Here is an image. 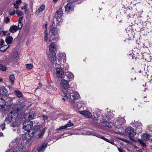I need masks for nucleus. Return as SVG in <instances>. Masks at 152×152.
<instances>
[{
	"instance_id": "f704fd0d",
	"label": "nucleus",
	"mask_w": 152,
	"mask_h": 152,
	"mask_svg": "<svg viewBox=\"0 0 152 152\" xmlns=\"http://www.w3.org/2000/svg\"><path fill=\"white\" fill-rule=\"evenodd\" d=\"M14 93L18 97H22L23 96L22 94L19 91H15Z\"/></svg>"
},
{
	"instance_id": "603ef678",
	"label": "nucleus",
	"mask_w": 152,
	"mask_h": 152,
	"mask_svg": "<svg viewBox=\"0 0 152 152\" xmlns=\"http://www.w3.org/2000/svg\"><path fill=\"white\" fill-rule=\"evenodd\" d=\"M14 7L16 9H18L19 6L18 4H16L15 2L13 3Z\"/></svg>"
},
{
	"instance_id": "6e6d98bb",
	"label": "nucleus",
	"mask_w": 152,
	"mask_h": 152,
	"mask_svg": "<svg viewBox=\"0 0 152 152\" xmlns=\"http://www.w3.org/2000/svg\"><path fill=\"white\" fill-rule=\"evenodd\" d=\"M0 126H1V127L2 130H3L4 129L5 127V124H2Z\"/></svg>"
},
{
	"instance_id": "09e8293b",
	"label": "nucleus",
	"mask_w": 152,
	"mask_h": 152,
	"mask_svg": "<svg viewBox=\"0 0 152 152\" xmlns=\"http://www.w3.org/2000/svg\"><path fill=\"white\" fill-rule=\"evenodd\" d=\"M92 119L94 121H97L98 120V118L97 117L95 116V115H93L92 117Z\"/></svg>"
},
{
	"instance_id": "c756f323",
	"label": "nucleus",
	"mask_w": 152,
	"mask_h": 152,
	"mask_svg": "<svg viewBox=\"0 0 152 152\" xmlns=\"http://www.w3.org/2000/svg\"><path fill=\"white\" fill-rule=\"evenodd\" d=\"M13 40V38L11 36H9L5 40L7 43L8 44H10L11 43Z\"/></svg>"
},
{
	"instance_id": "864d4df0",
	"label": "nucleus",
	"mask_w": 152,
	"mask_h": 152,
	"mask_svg": "<svg viewBox=\"0 0 152 152\" xmlns=\"http://www.w3.org/2000/svg\"><path fill=\"white\" fill-rule=\"evenodd\" d=\"M42 117L43 118L44 120L45 121V120H47L48 118V117L47 116L45 115H42Z\"/></svg>"
},
{
	"instance_id": "aec40b11",
	"label": "nucleus",
	"mask_w": 152,
	"mask_h": 152,
	"mask_svg": "<svg viewBox=\"0 0 152 152\" xmlns=\"http://www.w3.org/2000/svg\"><path fill=\"white\" fill-rule=\"evenodd\" d=\"M66 75L68 79L70 81L72 80L74 78V75L73 74L70 72H68L66 73Z\"/></svg>"
},
{
	"instance_id": "9b49d317",
	"label": "nucleus",
	"mask_w": 152,
	"mask_h": 152,
	"mask_svg": "<svg viewBox=\"0 0 152 152\" xmlns=\"http://www.w3.org/2000/svg\"><path fill=\"white\" fill-rule=\"evenodd\" d=\"M46 130V128H44L40 130L38 133H37V134L36 135V134H35V136L34 137V140H37L39 138H42L44 135Z\"/></svg>"
},
{
	"instance_id": "37998d69",
	"label": "nucleus",
	"mask_w": 152,
	"mask_h": 152,
	"mask_svg": "<svg viewBox=\"0 0 152 152\" xmlns=\"http://www.w3.org/2000/svg\"><path fill=\"white\" fill-rule=\"evenodd\" d=\"M11 125V126L13 127H18V124H17L16 122H14L12 123Z\"/></svg>"
},
{
	"instance_id": "1a4fd4ad",
	"label": "nucleus",
	"mask_w": 152,
	"mask_h": 152,
	"mask_svg": "<svg viewBox=\"0 0 152 152\" xmlns=\"http://www.w3.org/2000/svg\"><path fill=\"white\" fill-rule=\"evenodd\" d=\"M35 134H37V132L36 131L28 133L25 134V138L27 140L32 139V140H33V141L35 140H34V137Z\"/></svg>"
},
{
	"instance_id": "b1692460",
	"label": "nucleus",
	"mask_w": 152,
	"mask_h": 152,
	"mask_svg": "<svg viewBox=\"0 0 152 152\" xmlns=\"http://www.w3.org/2000/svg\"><path fill=\"white\" fill-rule=\"evenodd\" d=\"M73 124H67L66 125L60 126L59 128L57 129V130H60L66 128L67 127H70L73 125Z\"/></svg>"
},
{
	"instance_id": "58836bf2",
	"label": "nucleus",
	"mask_w": 152,
	"mask_h": 152,
	"mask_svg": "<svg viewBox=\"0 0 152 152\" xmlns=\"http://www.w3.org/2000/svg\"><path fill=\"white\" fill-rule=\"evenodd\" d=\"M102 138L103 140H105L106 142L110 143L112 144H114V141L113 140L111 139L110 140H109L105 137H103Z\"/></svg>"
},
{
	"instance_id": "f03ea898",
	"label": "nucleus",
	"mask_w": 152,
	"mask_h": 152,
	"mask_svg": "<svg viewBox=\"0 0 152 152\" xmlns=\"http://www.w3.org/2000/svg\"><path fill=\"white\" fill-rule=\"evenodd\" d=\"M18 139L14 140L10 144V149L15 150L17 151H20L23 148V147L20 143L18 142Z\"/></svg>"
},
{
	"instance_id": "473e14b6",
	"label": "nucleus",
	"mask_w": 152,
	"mask_h": 152,
	"mask_svg": "<svg viewBox=\"0 0 152 152\" xmlns=\"http://www.w3.org/2000/svg\"><path fill=\"white\" fill-rule=\"evenodd\" d=\"M1 92L2 94L4 95H7V91L6 89L2 87L1 90Z\"/></svg>"
},
{
	"instance_id": "dca6fc26",
	"label": "nucleus",
	"mask_w": 152,
	"mask_h": 152,
	"mask_svg": "<svg viewBox=\"0 0 152 152\" xmlns=\"http://www.w3.org/2000/svg\"><path fill=\"white\" fill-rule=\"evenodd\" d=\"M48 58L51 63H54L56 59V53H50L49 55Z\"/></svg>"
},
{
	"instance_id": "6e6552de",
	"label": "nucleus",
	"mask_w": 152,
	"mask_h": 152,
	"mask_svg": "<svg viewBox=\"0 0 152 152\" xmlns=\"http://www.w3.org/2000/svg\"><path fill=\"white\" fill-rule=\"evenodd\" d=\"M74 4L69 2L65 6V12L68 13L73 11L74 10Z\"/></svg>"
},
{
	"instance_id": "13d9d810",
	"label": "nucleus",
	"mask_w": 152,
	"mask_h": 152,
	"mask_svg": "<svg viewBox=\"0 0 152 152\" xmlns=\"http://www.w3.org/2000/svg\"><path fill=\"white\" fill-rule=\"evenodd\" d=\"M15 10H14L13 12H10V15H13L15 14Z\"/></svg>"
},
{
	"instance_id": "a211bd4d",
	"label": "nucleus",
	"mask_w": 152,
	"mask_h": 152,
	"mask_svg": "<svg viewBox=\"0 0 152 152\" xmlns=\"http://www.w3.org/2000/svg\"><path fill=\"white\" fill-rule=\"evenodd\" d=\"M56 48V45L54 43L52 42L49 47L50 51L51 53H54Z\"/></svg>"
},
{
	"instance_id": "7c9ffc66",
	"label": "nucleus",
	"mask_w": 152,
	"mask_h": 152,
	"mask_svg": "<svg viewBox=\"0 0 152 152\" xmlns=\"http://www.w3.org/2000/svg\"><path fill=\"white\" fill-rule=\"evenodd\" d=\"M8 32V31H4L3 28H0V35H1L2 36H5L6 35V33Z\"/></svg>"
},
{
	"instance_id": "a878e982",
	"label": "nucleus",
	"mask_w": 152,
	"mask_h": 152,
	"mask_svg": "<svg viewBox=\"0 0 152 152\" xmlns=\"http://www.w3.org/2000/svg\"><path fill=\"white\" fill-rule=\"evenodd\" d=\"M18 29L17 26L12 25L10 26V31L11 33H15L16 32Z\"/></svg>"
},
{
	"instance_id": "20e7f679",
	"label": "nucleus",
	"mask_w": 152,
	"mask_h": 152,
	"mask_svg": "<svg viewBox=\"0 0 152 152\" xmlns=\"http://www.w3.org/2000/svg\"><path fill=\"white\" fill-rule=\"evenodd\" d=\"M23 128L25 130L28 132L31 129L32 130L33 123L29 120L25 121L23 124Z\"/></svg>"
},
{
	"instance_id": "a18cd8bd",
	"label": "nucleus",
	"mask_w": 152,
	"mask_h": 152,
	"mask_svg": "<svg viewBox=\"0 0 152 152\" xmlns=\"http://www.w3.org/2000/svg\"><path fill=\"white\" fill-rule=\"evenodd\" d=\"M33 67L32 65L31 64H27L26 65V68L28 69H31Z\"/></svg>"
},
{
	"instance_id": "c9c22d12",
	"label": "nucleus",
	"mask_w": 152,
	"mask_h": 152,
	"mask_svg": "<svg viewBox=\"0 0 152 152\" xmlns=\"http://www.w3.org/2000/svg\"><path fill=\"white\" fill-rule=\"evenodd\" d=\"M9 45H3L0 48V50L1 51H4L8 48Z\"/></svg>"
},
{
	"instance_id": "5701e85b",
	"label": "nucleus",
	"mask_w": 152,
	"mask_h": 152,
	"mask_svg": "<svg viewBox=\"0 0 152 152\" xmlns=\"http://www.w3.org/2000/svg\"><path fill=\"white\" fill-rule=\"evenodd\" d=\"M136 124L135 125V126L136 127V130L137 131H138V132H140V131L141 130V126H142V124L139 122L137 121L136 123H135Z\"/></svg>"
},
{
	"instance_id": "680f3d73",
	"label": "nucleus",
	"mask_w": 152,
	"mask_h": 152,
	"mask_svg": "<svg viewBox=\"0 0 152 152\" xmlns=\"http://www.w3.org/2000/svg\"><path fill=\"white\" fill-rule=\"evenodd\" d=\"M128 141V140H127L125 139H124V140H123V141H124L126 142H127Z\"/></svg>"
},
{
	"instance_id": "cd10ccee",
	"label": "nucleus",
	"mask_w": 152,
	"mask_h": 152,
	"mask_svg": "<svg viewBox=\"0 0 152 152\" xmlns=\"http://www.w3.org/2000/svg\"><path fill=\"white\" fill-rule=\"evenodd\" d=\"M151 136L150 134L145 133L142 136V139L144 140H148L150 139Z\"/></svg>"
},
{
	"instance_id": "4c0bfd02",
	"label": "nucleus",
	"mask_w": 152,
	"mask_h": 152,
	"mask_svg": "<svg viewBox=\"0 0 152 152\" xmlns=\"http://www.w3.org/2000/svg\"><path fill=\"white\" fill-rule=\"evenodd\" d=\"M26 116L28 117V119H32L34 118L35 116L33 114H27Z\"/></svg>"
},
{
	"instance_id": "7ed1b4c3",
	"label": "nucleus",
	"mask_w": 152,
	"mask_h": 152,
	"mask_svg": "<svg viewBox=\"0 0 152 152\" xmlns=\"http://www.w3.org/2000/svg\"><path fill=\"white\" fill-rule=\"evenodd\" d=\"M58 39L56 38V35H48L46 31L44 32V40L45 42H48V41L52 42L56 41Z\"/></svg>"
},
{
	"instance_id": "4be33fe9",
	"label": "nucleus",
	"mask_w": 152,
	"mask_h": 152,
	"mask_svg": "<svg viewBox=\"0 0 152 152\" xmlns=\"http://www.w3.org/2000/svg\"><path fill=\"white\" fill-rule=\"evenodd\" d=\"M101 125L104 127H107L109 128H111L112 124L107 121H104L101 122Z\"/></svg>"
},
{
	"instance_id": "0e129e2a",
	"label": "nucleus",
	"mask_w": 152,
	"mask_h": 152,
	"mask_svg": "<svg viewBox=\"0 0 152 152\" xmlns=\"http://www.w3.org/2000/svg\"><path fill=\"white\" fill-rule=\"evenodd\" d=\"M54 2L58 0H53Z\"/></svg>"
},
{
	"instance_id": "bb28decb",
	"label": "nucleus",
	"mask_w": 152,
	"mask_h": 152,
	"mask_svg": "<svg viewBox=\"0 0 152 152\" xmlns=\"http://www.w3.org/2000/svg\"><path fill=\"white\" fill-rule=\"evenodd\" d=\"M13 103L12 100H10L6 102L5 105L8 107L9 109H10L12 107Z\"/></svg>"
},
{
	"instance_id": "e2e57ef3",
	"label": "nucleus",
	"mask_w": 152,
	"mask_h": 152,
	"mask_svg": "<svg viewBox=\"0 0 152 152\" xmlns=\"http://www.w3.org/2000/svg\"><path fill=\"white\" fill-rule=\"evenodd\" d=\"M11 150L8 149L6 151V152H10Z\"/></svg>"
},
{
	"instance_id": "412c9836",
	"label": "nucleus",
	"mask_w": 152,
	"mask_h": 152,
	"mask_svg": "<svg viewBox=\"0 0 152 152\" xmlns=\"http://www.w3.org/2000/svg\"><path fill=\"white\" fill-rule=\"evenodd\" d=\"M47 147V144L44 143L41 145L38 148V150L39 152H43Z\"/></svg>"
},
{
	"instance_id": "774afa93",
	"label": "nucleus",
	"mask_w": 152,
	"mask_h": 152,
	"mask_svg": "<svg viewBox=\"0 0 152 152\" xmlns=\"http://www.w3.org/2000/svg\"><path fill=\"white\" fill-rule=\"evenodd\" d=\"M2 81V80L1 79H0V82Z\"/></svg>"
},
{
	"instance_id": "9d476101",
	"label": "nucleus",
	"mask_w": 152,
	"mask_h": 152,
	"mask_svg": "<svg viewBox=\"0 0 152 152\" xmlns=\"http://www.w3.org/2000/svg\"><path fill=\"white\" fill-rule=\"evenodd\" d=\"M16 114H15V113H13V111L9 113L6 117L5 122L7 124L10 123L12 121L14 116Z\"/></svg>"
},
{
	"instance_id": "f257e3e1",
	"label": "nucleus",
	"mask_w": 152,
	"mask_h": 152,
	"mask_svg": "<svg viewBox=\"0 0 152 152\" xmlns=\"http://www.w3.org/2000/svg\"><path fill=\"white\" fill-rule=\"evenodd\" d=\"M69 90V89H64L62 91L61 95L64 97L62 98V99L64 101L67 100L72 107H75V102L80 98V95L77 91L70 92Z\"/></svg>"
},
{
	"instance_id": "052dcab7",
	"label": "nucleus",
	"mask_w": 152,
	"mask_h": 152,
	"mask_svg": "<svg viewBox=\"0 0 152 152\" xmlns=\"http://www.w3.org/2000/svg\"><path fill=\"white\" fill-rule=\"evenodd\" d=\"M23 17H20L18 20V23H21V21L22 20Z\"/></svg>"
},
{
	"instance_id": "ddd939ff",
	"label": "nucleus",
	"mask_w": 152,
	"mask_h": 152,
	"mask_svg": "<svg viewBox=\"0 0 152 152\" xmlns=\"http://www.w3.org/2000/svg\"><path fill=\"white\" fill-rule=\"evenodd\" d=\"M125 123V120L123 118L120 117L117 118L115 122V125L117 126H121Z\"/></svg>"
},
{
	"instance_id": "49530a36",
	"label": "nucleus",
	"mask_w": 152,
	"mask_h": 152,
	"mask_svg": "<svg viewBox=\"0 0 152 152\" xmlns=\"http://www.w3.org/2000/svg\"><path fill=\"white\" fill-rule=\"evenodd\" d=\"M18 55V52L16 51L13 54V57L12 58V59H13L16 58L17 56Z\"/></svg>"
},
{
	"instance_id": "de8ad7c7",
	"label": "nucleus",
	"mask_w": 152,
	"mask_h": 152,
	"mask_svg": "<svg viewBox=\"0 0 152 152\" xmlns=\"http://www.w3.org/2000/svg\"><path fill=\"white\" fill-rule=\"evenodd\" d=\"M23 26V23H18V28L19 29H20L22 28Z\"/></svg>"
},
{
	"instance_id": "72a5a7b5",
	"label": "nucleus",
	"mask_w": 152,
	"mask_h": 152,
	"mask_svg": "<svg viewBox=\"0 0 152 152\" xmlns=\"http://www.w3.org/2000/svg\"><path fill=\"white\" fill-rule=\"evenodd\" d=\"M9 78L12 84H13L14 82L15 77L13 75H11L9 76Z\"/></svg>"
},
{
	"instance_id": "c85d7f7f",
	"label": "nucleus",
	"mask_w": 152,
	"mask_h": 152,
	"mask_svg": "<svg viewBox=\"0 0 152 152\" xmlns=\"http://www.w3.org/2000/svg\"><path fill=\"white\" fill-rule=\"evenodd\" d=\"M6 102L2 98H0V109L3 108L5 105Z\"/></svg>"
},
{
	"instance_id": "393cba45",
	"label": "nucleus",
	"mask_w": 152,
	"mask_h": 152,
	"mask_svg": "<svg viewBox=\"0 0 152 152\" xmlns=\"http://www.w3.org/2000/svg\"><path fill=\"white\" fill-rule=\"evenodd\" d=\"M76 106L75 107H73V108H77L78 109H80L82 107H83V104L81 102H75Z\"/></svg>"
},
{
	"instance_id": "e433bc0d",
	"label": "nucleus",
	"mask_w": 152,
	"mask_h": 152,
	"mask_svg": "<svg viewBox=\"0 0 152 152\" xmlns=\"http://www.w3.org/2000/svg\"><path fill=\"white\" fill-rule=\"evenodd\" d=\"M93 133H91L90 132H87V134L88 135H93ZM94 136H96L97 137H99L100 138H101L103 140V139L102 138L103 137H104L102 136L101 135L99 134H96L95 135H94Z\"/></svg>"
},
{
	"instance_id": "4468645a",
	"label": "nucleus",
	"mask_w": 152,
	"mask_h": 152,
	"mask_svg": "<svg viewBox=\"0 0 152 152\" xmlns=\"http://www.w3.org/2000/svg\"><path fill=\"white\" fill-rule=\"evenodd\" d=\"M60 85L63 88L66 89V88H67L69 86L68 82L67 81L64 80H62L60 82Z\"/></svg>"
},
{
	"instance_id": "f3484780",
	"label": "nucleus",
	"mask_w": 152,
	"mask_h": 152,
	"mask_svg": "<svg viewBox=\"0 0 152 152\" xmlns=\"http://www.w3.org/2000/svg\"><path fill=\"white\" fill-rule=\"evenodd\" d=\"M63 15V11L62 8H60L58 9L56 12V14L55 16V18L57 19H59L61 18Z\"/></svg>"
},
{
	"instance_id": "bf43d9fd",
	"label": "nucleus",
	"mask_w": 152,
	"mask_h": 152,
	"mask_svg": "<svg viewBox=\"0 0 152 152\" xmlns=\"http://www.w3.org/2000/svg\"><path fill=\"white\" fill-rule=\"evenodd\" d=\"M4 42V40L1 39L0 40V46H1L3 44V43Z\"/></svg>"
},
{
	"instance_id": "2eb2a0df",
	"label": "nucleus",
	"mask_w": 152,
	"mask_h": 152,
	"mask_svg": "<svg viewBox=\"0 0 152 152\" xmlns=\"http://www.w3.org/2000/svg\"><path fill=\"white\" fill-rule=\"evenodd\" d=\"M80 113L83 115L87 118H91L92 117V114L90 112L87 110L79 111Z\"/></svg>"
},
{
	"instance_id": "c03bdc74",
	"label": "nucleus",
	"mask_w": 152,
	"mask_h": 152,
	"mask_svg": "<svg viewBox=\"0 0 152 152\" xmlns=\"http://www.w3.org/2000/svg\"><path fill=\"white\" fill-rule=\"evenodd\" d=\"M0 69L2 71H4L6 70L7 68L4 66L0 64Z\"/></svg>"
},
{
	"instance_id": "2f4dec72",
	"label": "nucleus",
	"mask_w": 152,
	"mask_h": 152,
	"mask_svg": "<svg viewBox=\"0 0 152 152\" xmlns=\"http://www.w3.org/2000/svg\"><path fill=\"white\" fill-rule=\"evenodd\" d=\"M45 5L43 4H42L39 7L38 10L37 11V12H38V13L42 12L45 9Z\"/></svg>"
},
{
	"instance_id": "338daca9",
	"label": "nucleus",
	"mask_w": 152,
	"mask_h": 152,
	"mask_svg": "<svg viewBox=\"0 0 152 152\" xmlns=\"http://www.w3.org/2000/svg\"><path fill=\"white\" fill-rule=\"evenodd\" d=\"M47 24H46L45 26V28H47Z\"/></svg>"
},
{
	"instance_id": "79ce46f5",
	"label": "nucleus",
	"mask_w": 152,
	"mask_h": 152,
	"mask_svg": "<svg viewBox=\"0 0 152 152\" xmlns=\"http://www.w3.org/2000/svg\"><path fill=\"white\" fill-rule=\"evenodd\" d=\"M138 141L140 142V144L143 147L146 146V144L144 143L142 140L138 139Z\"/></svg>"
},
{
	"instance_id": "0eeeda50",
	"label": "nucleus",
	"mask_w": 152,
	"mask_h": 152,
	"mask_svg": "<svg viewBox=\"0 0 152 152\" xmlns=\"http://www.w3.org/2000/svg\"><path fill=\"white\" fill-rule=\"evenodd\" d=\"M58 60L59 63H56L57 65H63L66 62V55L63 53L59 54L58 57Z\"/></svg>"
},
{
	"instance_id": "ea45409f",
	"label": "nucleus",
	"mask_w": 152,
	"mask_h": 152,
	"mask_svg": "<svg viewBox=\"0 0 152 152\" xmlns=\"http://www.w3.org/2000/svg\"><path fill=\"white\" fill-rule=\"evenodd\" d=\"M16 14L18 16H20L23 15V12L21 11H19L17 10L16 11Z\"/></svg>"
},
{
	"instance_id": "423d86ee",
	"label": "nucleus",
	"mask_w": 152,
	"mask_h": 152,
	"mask_svg": "<svg viewBox=\"0 0 152 152\" xmlns=\"http://www.w3.org/2000/svg\"><path fill=\"white\" fill-rule=\"evenodd\" d=\"M125 132L126 134L129 135V138L131 140H132L133 137L136 135V133L132 127H128L125 130Z\"/></svg>"
},
{
	"instance_id": "6ab92c4d",
	"label": "nucleus",
	"mask_w": 152,
	"mask_h": 152,
	"mask_svg": "<svg viewBox=\"0 0 152 152\" xmlns=\"http://www.w3.org/2000/svg\"><path fill=\"white\" fill-rule=\"evenodd\" d=\"M50 31L52 35L57 34L58 33L59 30L58 28L55 27H51L50 28Z\"/></svg>"
},
{
	"instance_id": "4d7b16f0",
	"label": "nucleus",
	"mask_w": 152,
	"mask_h": 152,
	"mask_svg": "<svg viewBox=\"0 0 152 152\" xmlns=\"http://www.w3.org/2000/svg\"><path fill=\"white\" fill-rule=\"evenodd\" d=\"M118 150L120 152H124V151L122 148L118 147Z\"/></svg>"
},
{
	"instance_id": "5fc2aeb1",
	"label": "nucleus",
	"mask_w": 152,
	"mask_h": 152,
	"mask_svg": "<svg viewBox=\"0 0 152 152\" xmlns=\"http://www.w3.org/2000/svg\"><path fill=\"white\" fill-rule=\"evenodd\" d=\"M10 21V19L8 17H7L4 20V21L6 23H8Z\"/></svg>"
},
{
	"instance_id": "69168bd1",
	"label": "nucleus",
	"mask_w": 152,
	"mask_h": 152,
	"mask_svg": "<svg viewBox=\"0 0 152 152\" xmlns=\"http://www.w3.org/2000/svg\"><path fill=\"white\" fill-rule=\"evenodd\" d=\"M120 140L123 141V140H124V139H121Z\"/></svg>"
},
{
	"instance_id": "f8f14e48",
	"label": "nucleus",
	"mask_w": 152,
	"mask_h": 152,
	"mask_svg": "<svg viewBox=\"0 0 152 152\" xmlns=\"http://www.w3.org/2000/svg\"><path fill=\"white\" fill-rule=\"evenodd\" d=\"M56 74L58 77H62L64 74L63 69L61 67H59L56 69Z\"/></svg>"
},
{
	"instance_id": "a19ab883",
	"label": "nucleus",
	"mask_w": 152,
	"mask_h": 152,
	"mask_svg": "<svg viewBox=\"0 0 152 152\" xmlns=\"http://www.w3.org/2000/svg\"><path fill=\"white\" fill-rule=\"evenodd\" d=\"M41 126L40 125L35 126L33 128L32 130H38L41 128Z\"/></svg>"
},
{
	"instance_id": "8fccbe9b",
	"label": "nucleus",
	"mask_w": 152,
	"mask_h": 152,
	"mask_svg": "<svg viewBox=\"0 0 152 152\" xmlns=\"http://www.w3.org/2000/svg\"><path fill=\"white\" fill-rule=\"evenodd\" d=\"M22 2V1L21 0H17L16 2L15 3H16V4H18L19 5L20 4H21Z\"/></svg>"
},
{
	"instance_id": "3c124183",
	"label": "nucleus",
	"mask_w": 152,
	"mask_h": 152,
	"mask_svg": "<svg viewBox=\"0 0 152 152\" xmlns=\"http://www.w3.org/2000/svg\"><path fill=\"white\" fill-rule=\"evenodd\" d=\"M27 4H25L23 6H22L21 7V9L22 10H25V13H26V7L27 6Z\"/></svg>"
},
{
	"instance_id": "39448f33",
	"label": "nucleus",
	"mask_w": 152,
	"mask_h": 152,
	"mask_svg": "<svg viewBox=\"0 0 152 152\" xmlns=\"http://www.w3.org/2000/svg\"><path fill=\"white\" fill-rule=\"evenodd\" d=\"M25 106V105L23 103H19L15 104L13 107V113L17 114L19 111H21Z\"/></svg>"
}]
</instances>
